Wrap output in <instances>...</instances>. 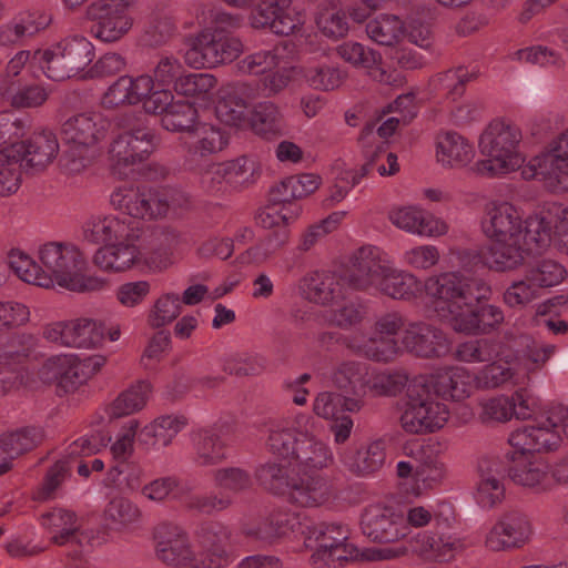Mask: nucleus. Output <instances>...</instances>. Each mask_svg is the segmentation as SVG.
<instances>
[{
    "label": "nucleus",
    "mask_w": 568,
    "mask_h": 568,
    "mask_svg": "<svg viewBox=\"0 0 568 568\" xmlns=\"http://www.w3.org/2000/svg\"><path fill=\"white\" fill-rule=\"evenodd\" d=\"M59 142L51 131L33 133L26 140L11 143L0 150V161L16 159L26 172L42 171L57 155Z\"/></svg>",
    "instance_id": "12"
},
{
    "label": "nucleus",
    "mask_w": 568,
    "mask_h": 568,
    "mask_svg": "<svg viewBox=\"0 0 568 568\" xmlns=\"http://www.w3.org/2000/svg\"><path fill=\"white\" fill-rule=\"evenodd\" d=\"M408 376L399 371H384L369 381V388L378 396H396L407 385Z\"/></svg>",
    "instance_id": "58"
},
{
    "label": "nucleus",
    "mask_w": 568,
    "mask_h": 568,
    "mask_svg": "<svg viewBox=\"0 0 568 568\" xmlns=\"http://www.w3.org/2000/svg\"><path fill=\"white\" fill-rule=\"evenodd\" d=\"M49 23L50 18L39 12L21 13L12 26L8 24L0 30V42L6 44L23 37H32L45 29Z\"/></svg>",
    "instance_id": "46"
},
{
    "label": "nucleus",
    "mask_w": 568,
    "mask_h": 568,
    "mask_svg": "<svg viewBox=\"0 0 568 568\" xmlns=\"http://www.w3.org/2000/svg\"><path fill=\"white\" fill-rule=\"evenodd\" d=\"M71 463L70 458L65 456L48 469L43 483L38 490L39 499H49L61 483L70 476Z\"/></svg>",
    "instance_id": "64"
},
{
    "label": "nucleus",
    "mask_w": 568,
    "mask_h": 568,
    "mask_svg": "<svg viewBox=\"0 0 568 568\" xmlns=\"http://www.w3.org/2000/svg\"><path fill=\"white\" fill-rule=\"evenodd\" d=\"M390 221L399 229L419 235L434 236L446 233L447 226L428 212L415 207L399 209L390 214Z\"/></svg>",
    "instance_id": "28"
},
{
    "label": "nucleus",
    "mask_w": 568,
    "mask_h": 568,
    "mask_svg": "<svg viewBox=\"0 0 568 568\" xmlns=\"http://www.w3.org/2000/svg\"><path fill=\"white\" fill-rule=\"evenodd\" d=\"M346 273V271L344 272ZM345 274L338 277L331 272H313L305 275L300 282V291L304 298L312 303L326 305L342 296V281Z\"/></svg>",
    "instance_id": "24"
},
{
    "label": "nucleus",
    "mask_w": 568,
    "mask_h": 568,
    "mask_svg": "<svg viewBox=\"0 0 568 568\" xmlns=\"http://www.w3.org/2000/svg\"><path fill=\"white\" fill-rule=\"evenodd\" d=\"M105 337L103 322L91 318H75L69 321L67 341L70 347L91 348L102 345Z\"/></svg>",
    "instance_id": "37"
},
{
    "label": "nucleus",
    "mask_w": 568,
    "mask_h": 568,
    "mask_svg": "<svg viewBox=\"0 0 568 568\" xmlns=\"http://www.w3.org/2000/svg\"><path fill=\"white\" fill-rule=\"evenodd\" d=\"M405 409L400 416L403 429L410 434H428L442 428L449 412L436 402L426 381L415 379L407 387Z\"/></svg>",
    "instance_id": "6"
},
{
    "label": "nucleus",
    "mask_w": 568,
    "mask_h": 568,
    "mask_svg": "<svg viewBox=\"0 0 568 568\" xmlns=\"http://www.w3.org/2000/svg\"><path fill=\"white\" fill-rule=\"evenodd\" d=\"M365 366L357 362H344L333 372V384L345 394L362 396L365 392Z\"/></svg>",
    "instance_id": "48"
},
{
    "label": "nucleus",
    "mask_w": 568,
    "mask_h": 568,
    "mask_svg": "<svg viewBox=\"0 0 568 568\" xmlns=\"http://www.w3.org/2000/svg\"><path fill=\"white\" fill-rule=\"evenodd\" d=\"M454 355L465 363L490 362L498 355V343L493 338L469 339L458 344Z\"/></svg>",
    "instance_id": "50"
},
{
    "label": "nucleus",
    "mask_w": 568,
    "mask_h": 568,
    "mask_svg": "<svg viewBox=\"0 0 568 568\" xmlns=\"http://www.w3.org/2000/svg\"><path fill=\"white\" fill-rule=\"evenodd\" d=\"M194 462L199 466H213L225 458V444L219 428L202 429L193 437Z\"/></svg>",
    "instance_id": "34"
},
{
    "label": "nucleus",
    "mask_w": 568,
    "mask_h": 568,
    "mask_svg": "<svg viewBox=\"0 0 568 568\" xmlns=\"http://www.w3.org/2000/svg\"><path fill=\"white\" fill-rule=\"evenodd\" d=\"M445 474V465L436 456L420 452V457L416 458V480L433 487L443 480Z\"/></svg>",
    "instance_id": "60"
},
{
    "label": "nucleus",
    "mask_w": 568,
    "mask_h": 568,
    "mask_svg": "<svg viewBox=\"0 0 568 568\" xmlns=\"http://www.w3.org/2000/svg\"><path fill=\"white\" fill-rule=\"evenodd\" d=\"M255 478L265 490L287 496L292 504L301 507H315L326 503L332 494L327 479L315 476L300 478L291 476L286 466L268 460L255 469Z\"/></svg>",
    "instance_id": "4"
},
{
    "label": "nucleus",
    "mask_w": 568,
    "mask_h": 568,
    "mask_svg": "<svg viewBox=\"0 0 568 568\" xmlns=\"http://www.w3.org/2000/svg\"><path fill=\"white\" fill-rule=\"evenodd\" d=\"M531 534L527 516L518 510L505 513L486 537V546L494 550L523 547Z\"/></svg>",
    "instance_id": "15"
},
{
    "label": "nucleus",
    "mask_w": 568,
    "mask_h": 568,
    "mask_svg": "<svg viewBox=\"0 0 568 568\" xmlns=\"http://www.w3.org/2000/svg\"><path fill=\"white\" fill-rule=\"evenodd\" d=\"M342 460L356 475L375 473L385 462L384 443L377 440L366 446L347 449L343 453Z\"/></svg>",
    "instance_id": "30"
},
{
    "label": "nucleus",
    "mask_w": 568,
    "mask_h": 568,
    "mask_svg": "<svg viewBox=\"0 0 568 568\" xmlns=\"http://www.w3.org/2000/svg\"><path fill=\"white\" fill-rule=\"evenodd\" d=\"M8 81V101L13 108H37L48 99L47 90L39 83L28 82L27 79Z\"/></svg>",
    "instance_id": "42"
},
{
    "label": "nucleus",
    "mask_w": 568,
    "mask_h": 568,
    "mask_svg": "<svg viewBox=\"0 0 568 568\" xmlns=\"http://www.w3.org/2000/svg\"><path fill=\"white\" fill-rule=\"evenodd\" d=\"M290 239V231L287 227L282 226L273 230L265 239L261 240L256 245L251 246L246 250L251 262L261 264L266 262L276 252L282 250Z\"/></svg>",
    "instance_id": "53"
},
{
    "label": "nucleus",
    "mask_w": 568,
    "mask_h": 568,
    "mask_svg": "<svg viewBox=\"0 0 568 568\" xmlns=\"http://www.w3.org/2000/svg\"><path fill=\"white\" fill-rule=\"evenodd\" d=\"M128 0H98L87 8V17L95 23L91 32L104 42L120 40L132 28Z\"/></svg>",
    "instance_id": "9"
},
{
    "label": "nucleus",
    "mask_w": 568,
    "mask_h": 568,
    "mask_svg": "<svg viewBox=\"0 0 568 568\" xmlns=\"http://www.w3.org/2000/svg\"><path fill=\"white\" fill-rule=\"evenodd\" d=\"M121 132L114 138L110 154L116 165L129 166L145 161L159 144L154 130L134 113L120 118Z\"/></svg>",
    "instance_id": "7"
},
{
    "label": "nucleus",
    "mask_w": 568,
    "mask_h": 568,
    "mask_svg": "<svg viewBox=\"0 0 568 568\" xmlns=\"http://www.w3.org/2000/svg\"><path fill=\"white\" fill-rule=\"evenodd\" d=\"M155 554L160 561L180 568H202L184 529L171 523L160 524L154 531Z\"/></svg>",
    "instance_id": "11"
},
{
    "label": "nucleus",
    "mask_w": 568,
    "mask_h": 568,
    "mask_svg": "<svg viewBox=\"0 0 568 568\" xmlns=\"http://www.w3.org/2000/svg\"><path fill=\"white\" fill-rule=\"evenodd\" d=\"M475 78L474 72H469L465 67H458L438 73L432 84L438 94L450 101H456L465 93L467 83Z\"/></svg>",
    "instance_id": "45"
},
{
    "label": "nucleus",
    "mask_w": 568,
    "mask_h": 568,
    "mask_svg": "<svg viewBox=\"0 0 568 568\" xmlns=\"http://www.w3.org/2000/svg\"><path fill=\"white\" fill-rule=\"evenodd\" d=\"M258 97L256 81L233 83L215 106L219 120L231 126H240L246 120L252 102Z\"/></svg>",
    "instance_id": "16"
},
{
    "label": "nucleus",
    "mask_w": 568,
    "mask_h": 568,
    "mask_svg": "<svg viewBox=\"0 0 568 568\" xmlns=\"http://www.w3.org/2000/svg\"><path fill=\"white\" fill-rule=\"evenodd\" d=\"M252 130L265 140L283 135V123L277 106L272 102L256 104L250 116Z\"/></svg>",
    "instance_id": "39"
},
{
    "label": "nucleus",
    "mask_w": 568,
    "mask_h": 568,
    "mask_svg": "<svg viewBox=\"0 0 568 568\" xmlns=\"http://www.w3.org/2000/svg\"><path fill=\"white\" fill-rule=\"evenodd\" d=\"M290 214H285L284 210H278V206L267 202L266 206L262 209L256 215V222L264 229H278L287 226L290 222L296 220L302 211L300 205L287 206Z\"/></svg>",
    "instance_id": "62"
},
{
    "label": "nucleus",
    "mask_w": 568,
    "mask_h": 568,
    "mask_svg": "<svg viewBox=\"0 0 568 568\" xmlns=\"http://www.w3.org/2000/svg\"><path fill=\"white\" fill-rule=\"evenodd\" d=\"M61 58L69 67L73 77L83 71L94 58V47L84 37L74 36L57 43Z\"/></svg>",
    "instance_id": "38"
},
{
    "label": "nucleus",
    "mask_w": 568,
    "mask_h": 568,
    "mask_svg": "<svg viewBox=\"0 0 568 568\" xmlns=\"http://www.w3.org/2000/svg\"><path fill=\"white\" fill-rule=\"evenodd\" d=\"M525 179H535L552 193L568 191V159L550 148L534 156L523 169Z\"/></svg>",
    "instance_id": "14"
},
{
    "label": "nucleus",
    "mask_w": 568,
    "mask_h": 568,
    "mask_svg": "<svg viewBox=\"0 0 568 568\" xmlns=\"http://www.w3.org/2000/svg\"><path fill=\"white\" fill-rule=\"evenodd\" d=\"M194 104L186 101L173 102L161 116V124L166 131L181 132L187 135L200 122Z\"/></svg>",
    "instance_id": "47"
},
{
    "label": "nucleus",
    "mask_w": 568,
    "mask_h": 568,
    "mask_svg": "<svg viewBox=\"0 0 568 568\" xmlns=\"http://www.w3.org/2000/svg\"><path fill=\"white\" fill-rule=\"evenodd\" d=\"M223 179L234 189H243L253 184L260 176L257 163L247 156H240L217 166L212 173Z\"/></svg>",
    "instance_id": "36"
},
{
    "label": "nucleus",
    "mask_w": 568,
    "mask_h": 568,
    "mask_svg": "<svg viewBox=\"0 0 568 568\" xmlns=\"http://www.w3.org/2000/svg\"><path fill=\"white\" fill-rule=\"evenodd\" d=\"M195 535L204 550L199 556L202 557V568H222L229 564L225 546L230 532L225 526L217 521H206L196 529Z\"/></svg>",
    "instance_id": "18"
},
{
    "label": "nucleus",
    "mask_w": 568,
    "mask_h": 568,
    "mask_svg": "<svg viewBox=\"0 0 568 568\" xmlns=\"http://www.w3.org/2000/svg\"><path fill=\"white\" fill-rule=\"evenodd\" d=\"M361 529L371 541L379 544L395 542L408 535L403 511L384 504L369 505L364 509Z\"/></svg>",
    "instance_id": "10"
},
{
    "label": "nucleus",
    "mask_w": 568,
    "mask_h": 568,
    "mask_svg": "<svg viewBox=\"0 0 568 568\" xmlns=\"http://www.w3.org/2000/svg\"><path fill=\"white\" fill-rule=\"evenodd\" d=\"M77 515L71 510L54 508L41 516L42 526L48 529H58L60 532L52 536V541L57 545H81L83 534H79Z\"/></svg>",
    "instance_id": "32"
},
{
    "label": "nucleus",
    "mask_w": 568,
    "mask_h": 568,
    "mask_svg": "<svg viewBox=\"0 0 568 568\" xmlns=\"http://www.w3.org/2000/svg\"><path fill=\"white\" fill-rule=\"evenodd\" d=\"M41 281L37 285L50 287L54 283L78 293H91L104 290L108 280L82 273L85 261L73 245L47 243L39 252Z\"/></svg>",
    "instance_id": "2"
},
{
    "label": "nucleus",
    "mask_w": 568,
    "mask_h": 568,
    "mask_svg": "<svg viewBox=\"0 0 568 568\" xmlns=\"http://www.w3.org/2000/svg\"><path fill=\"white\" fill-rule=\"evenodd\" d=\"M486 252L487 266L497 272L513 271L524 263L526 256L530 255L525 250L521 237L493 241Z\"/></svg>",
    "instance_id": "27"
},
{
    "label": "nucleus",
    "mask_w": 568,
    "mask_h": 568,
    "mask_svg": "<svg viewBox=\"0 0 568 568\" xmlns=\"http://www.w3.org/2000/svg\"><path fill=\"white\" fill-rule=\"evenodd\" d=\"M30 68L41 71L48 79L53 81H63L73 77L64 59L61 58V52L57 44L52 48L33 51Z\"/></svg>",
    "instance_id": "41"
},
{
    "label": "nucleus",
    "mask_w": 568,
    "mask_h": 568,
    "mask_svg": "<svg viewBox=\"0 0 568 568\" xmlns=\"http://www.w3.org/2000/svg\"><path fill=\"white\" fill-rule=\"evenodd\" d=\"M216 84V79L207 73H184L178 79L174 91L185 97H195L211 91Z\"/></svg>",
    "instance_id": "59"
},
{
    "label": "nucleus",
    "mask_w": 568,
    "mask_h": 568,
    "mask_svg": "<svg viewBox=\"0 0 568 568\" xmlns=\"http://www.w3.org/2000/svg\"><path fill=\"white\" fill-rule=\"evenodd\" d=\"M339 55L347 62L363 68H373L382 60V55L358 42H346L338 48Z\"/></svg>",
    "instance_id": "63"
},
{
    "label": "nucleus",
    "mask_w": 568,
    "mask_h": 568,
    "mask_svg": "<svg viewBox=\"0 0 568 568\" xmlns=\"http://www.w3.org/2000/svg\"><path fill=\"white\" fill-rule=\"evenodd\" d=\"M152 387L146 381H139L106 406L105 414L110 422L141 410L149 399Z\"/></svg>",
    "instance_id": "31"
},
{
    "label": "nucleus",
    "mask_w": 568,
    "mask_h": 568,
    "mask_svg": "<svg viewBox=\"0 0 568 568\" xmlns=\"http://www.w3.org/2000/svg\"><path fill=\"white\" fill-rule=\"evenodd\" d=\"M332 462L328 447L314 436L305 433L302 436L293 465L303 470L322 469Z\"/></svg>",
    "instance_id": "40"
},
{
    "label": "nucleus",
    "mask_w": 568,
    "mask_h": 568,
    "mask_svg": "<svg viewBox=\"0 0 568 568\" xmlns=\"http://www.w3.org/2000/svg\"><path fill=\"white\" fill-rule=\"evenodd\" d=\"M344 278L354 290L375 287L394 300H410L420 290L414 275L388 266L368 248L358 250Z\"/></svg>",
    "instance_id": "3"
},
{
    "label": "nucleus",
    "mask_w": 568,
    "mask_h": 568,
    "mask_svg": "<svg viewBox=\"0 0 568 568\" xmlns=\"http://www.w3.org/2000/svg\"><path fill=\"white\" fill-rule=\"evenodd\" d=\"M405 349L422 358H440L450 353L452 344L446 334L424 322L410 323L402 338Z\"/></svg>",
    "instance_id": "13"
},
{
    "label": "nucleus",
    "mask_w": 568,
    "mask_h": 568,
    "mask_svg": "<svg viewBox=\"0 0 568 568\" xmlns=\"http://www.w3.org/2000/svg\"><path fill=\"white\" fill-rule=\"evenodd\" d=\"M481 229L487 237L497 240H516L521 237V219L509 203L490 207L481 220Z\"/></svg>",
    "instance_id": "20"
},
{
    "label": "nucleus",
    "mask_w": 568,
    "mask_h": 568,
    "mask_svg": "<svg viewBox=\"0 0 568 568\" xmlns=\"http://www.w3.org/2000/svg\"><path fill=\"white\" fill-rule=\"evenodd\" d=\"M305 433L292 427L270 428L266 447L272 455L293 465L297 448Z\"/></svg>",
    "instance_id": "43"
},
{
    "label": "nucleus",
    "mask_w": 568,
    "mask_h": 568,
    "mask_svg": "<svg viewBox=\"0 0 568 568\" xmlns=\"http://www.w3.org/2000/svg\"><path fill=\"white\" fill-rule=\"evenodd\" d=\"M229 143V136L220 128L199 123L183 138V148L192 159H205L222 151Z\"/></svg>",
    "instance_id": "23"
},
{
    "label": "nucleus",
    "mask_w": 568,
    "mask_h": 568,
    "mask_svg": "<svg viewBox=\"0 0 568 568\" xmlns=\"http://www.w3.org/2000/svg\"><path fill=\"white\" fill-rule=\"evenodd\" d=\"M407 545L412 552L434 561H449L464 548L460 539L438 530L418 532L409 537Z\"/></svg>",
    "instance_id": "17"
},
{
    "label": "nucleus",
    "mask_w": 568,
    "mask_h": 568,
    "mask_svg": "<svg viewBox=\"0 0 568 568\" xmlns=\"http://www.w3.org/2000/svg\"><path fill=\"white\" fill-rule=\"evenodd\" d=\"M320 31L327 38L337 40L348 32V22L345 12L335 8L322 9L315 18Z\"/></svg>",
    "instance_id": "57"
},
{
    "label": "nucleus",
    "mask_w": 568,
    "mask_h": 568,
    "mask_svg": "<svg viewBox=\"0 0 568 568\" xmlns=\"http://www.w3.org/2000/svg\"><path fill=\"white\" fill-rule=\"evenodd\" d=\"M213 479L216 487L232 494L244 493L253 485L248 471L239 467L216 469Z\"/></svg>",
    "instance_id": "56"
},
{
    "label": "nucleus",
    "mask_w": 568,
    "mask_h": 568,
    "mask_svg": "<svg viewBox=\"0 0 568 568\" xmlns=\"http://www.w3.org/2000/svg\"><path fill=\"white\" fill-rule=\"evenodd\" d=\"M105 126L102 116L97 113H80L62 123L60 138L63 144L92 146L104 138Z\"/></svg>",
    "instance_id": "19"
},
{
    "label": "nucleus",
    "mask_w": 568,
    "mask_h": 568,
    "mask_svg": "<svg viewBox=\"0 0 568 568\" xmlns=\"http://www.w3.org/2000/svg\"><path fill=\"white\" fill-rule=\"evenodd\" d=\"M37 338L30 333H16L10 336L4 351L0 354L3 363L20 365L33 353Z\"/></svg>",
    "instance_id": "55"
},
{
    "label": "nucleus",
    "mask_w": 568,
    "mask_h": 568,
    "mask_svg": "<svg viewBox=\"0 0 568 568\" xmlns=\"http://www.w3.org/2000/svg\"><path fill=\"white\" fill-rule=\"evenodd\" d=\"M567 272L565 267L552 260L538 261L526 271V280L532 287H551L562 282Z\"/></svg>",
    "instance_id": "51"
},
{
    "label": "nucleus",
    "mask_w": 568,
    "mask_h": 568,
    "mask_svg": "<svg viewBox=\"0 0 568 568\" xmlns=\"http://www.w3.org/2000/svg\"><path fill=\"white\" fill-rule=\"evenodd\" d=\"M520 130L501 120H494L479 138V151L486 159L476 163L480 174L489 176L519 169L525 159L519 152Z\"/></svg>",
    "instance_id": "5"
},
{
    "label": "nucleus",
    "mask_w": 568,
    "mask_h": 568,
    "mask_svg": "<svg viewBox=\"0 0 568 568\" xmlns=\"http://www.w3.org/2000/svg\"><path fill=\"white\" fill-rule=\"evenodd\" d=\"M561 438L559 428H552L548 418L540 425H527L511 433L509 444L526 453L551 452L557 449Z\"/></svg>",
    "instance_id": "21"
},
{
    "label": "nucleus",
    "mask_w": 568,
    "mask_h": 568,
    "mask_svg": "<svg viewBox=\"0 0 568 568\" xmlns=\"http://www.w3.org/2000/svg\"><path fill=\"white\" fill-rule=\"evenodd\" d=\"M42 440L40 429L24 427L0 437V475L11 468V460L33 449Z\"/></svg>",
    "instance_id": "26"
},
{
    "label": "nucleus",
    "mask_w": 568,
    "mask_h": 568,
    "mask_svg": "<svg viewBox=\"0 0 568 568\" xmlns=\"http://www.w3.org/2000/svg\"><path fill=\"white\" fill-rule=\"evenodd\" d=\"M505 458L509 462L508 476L514 483L546 490L544 480L547 478V471L544 464L531 462L526 452L517 448L508 452Z\"/></svg>",
    "instance_id": "25"
},
{
    "label": "nucleus",
    "mask_w": 568,
    "mask_h": 568,
    "mask_svg": "<svg viewBox=\"0 0 568 568\" xmlns=\"http://www.w3.org/2000/svg\"><path fill=\"white\" fill-rule=\"evenodd\" d=\"M102 104L106 108L138 104L132 85V77L122 75L113 82L103 94Z\"/></svg>",
    "instance_id": "61"
},
{
    "label": "nucleus",
    "mask_w": 568,
    "mask_h": 568,
    "mask_svg": "<svg viewBox=\"0 0 568 568\" xmlns=\"http://www.w3.org/2000/svg\"><path fill=\"white\" fill-rule=\"evenodd\" d=\"M234 7H245L253 0H223ZM254 29H268L277 36H290L303 24L301 14L292 7V0H260L250 14Z\"/></svg>",
    "instance_id": "8"
},
{
    "label": "nucleus",
    "mask_w": 568,
    "mask_h": 568,
    "mask_svg": "<svg viewBox=\"0 0 568 568\" xmlns=\"http://www.w3.org/2000/svg\"><path fill=\"white\" fill-rule=\"evenodd\" d=\"M140 255V248L134 243L108 244L95 252L93 263L102 271L123 272L134 265Z\"/></svg>",
    "instance_id": "29"
},
{
    "label": "nucleus",
    "mask_w": 568,
    "mask_h": 568,
    "mask_svg": "<svg viewBox=\"0 0 568 568\" xmlns=\"http://www.w3.org/2000/svg\"><path fill=\"white\" fill-rule=\"evenodd\" d=\"M521 225V243L530 255L539 254L551 241V222L544 215L530 216Z\"/></svg>",
    "instance_id": "44"
},
{
    "label": "nucleus",
    "mask_w": 568,
    "mask_h": 568,
    "mask_svg": "<svg viewBox=\"0 0 568 568\" xmlns=\"http://www.w3.org/2000/svg\"><path fill=\"white\" fill-rule=\"evenodd\" d=\"M426 293L435 298L436 311L452 315L454 331L467 335H485L497 331L505 315L499 306L488 304L491 291L481 280L449 272L429 277Z\"/></svg>",
    "instance_id": "1"
},
{
    "label": "nucleus",
    "mask_w": 568,
    "mask_h": 568,
    "mask_svg": "<svg viewBox=\"0 0 568 568\" xmlns=\"http://www.w3.org/2000/svg\"><path fill=\"white\" fill-rule=\"evenodd\" d=\"M182 311L178 294H164L156 300L150 311L148 323L152 328H161L173 322Z\"/></svg>",
    "instance_id": "54"
},
{
    "label": "nucleus",
    "mask_w": 568,
    "mask_h": 568,
    "mask_svg": "<svg viewBox=\"0 0 568 568\" xmlns=\"http://www.w3.org/2000/svg\"><path fill=\"white\" fill-rule=\"evenodd\" d=\"M366 33L376 43L389 47L403 34V22L396 16H381L367 22Z\"/></svg>",
    "instance_id": "52"
},
{
    "label": "nucleus",
    "mask_w": 568,
    "mask_h": 568,
    "mask_svg": "<svg viewBox=\"0 0 568 568\" xmlns=\"http://www.w3.org/2000/svg\"><path fill=\"white\" fill-rule=\"evenodd\" d=\"M473 146L457 132H446L437 139L438 161L450 168H462L473 159Z\"/></svg>",
    "instance_id": "33"
},
{
    "label": "nucleus",
    "mask_w": 568,
    "mask_h": 568,
    "mask_svg": "<svg viewBox=\"0 0 568 568\" xmlns=\"http://www.w3.org/2000/svg\"><path fill=\"white\" fill-rule=\"evenodd\" d=\"M203 41L207 48L209 63L213 67L232 62L243 51V44L229 33L203 31Z\"/></svg>",
    "instance_id": "35"
},
{
    "label": "nucleus",
    "mask_w": 568,
    "mask_h": 568,
    "mask_svg": "<svg viewBox=\"0 0 568 568\" xmlns=\"http://www.w3.org/2000/svg\"><path fill=\"white\" fill-rule=\"evenodd\" d=\"M161 202L155 196V190L124 189L113 192L112 205L133 220L156 219V203Z\"/></svg>",
    "instance_id": "22"
},
{
    "label": "nucleus",
    "mask_w": 568,
    "mask_h": 568,
    "mask_svg": "<svg viewBox=\"0 0 568 568\" xmlns=\"http://www.w3.org/2000/svg\"><path fill=\"white\" fill-rule=\"evenodd\" d=\"M347 539L348 530L341 525L323 523L314 526L310 530L308 536V540H314L316 544V551L312 558L321 560L326 559L333 550V547H336L339 542L346 541Z\"/></svg>",
    "instance_id": "49"
}]
</instances>
